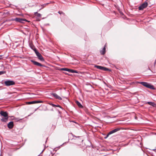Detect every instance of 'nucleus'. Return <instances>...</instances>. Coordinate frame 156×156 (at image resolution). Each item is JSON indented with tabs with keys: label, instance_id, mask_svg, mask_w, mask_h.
Returning <instances> with one entry per match:
<instances>
[{
	"label": "nucleus",
	"instance_id": "c85d7f7f",
	"mask_svg": "<svg viewBox=\"0 0 156 156\" xmlns=\"http://www.w3.org/2000/svg\"><path fill=\"white\" fill-rule=\"evenodd\" d=\"M73 137H79V136H75V135H73Z\"/></svg>",
	"mask_w": 156,
	"mask_h": 156
},
{
	"label": "nucleus",
	"instance_id": "f03ea898",
	"mask_svg": "<svg viewBox=\"0 0 156 156\" xmlns=\"http://www.w3.org/2000/svg\"><path fill=\"white\" fill-rule=\"evenodd\" d=\"M139 83L146 87L150 88L152 89H154V86L147 82H139Z\"/></svg>",
	"mask_w": 156,
	"mask_h": 156
},
{
	"label": "nucleus",
	"instance_id": "f8f14e48",
	"mask_svg": "<svg viewBox=\"0 0 156 156\" xmlns=\"http://www.w3.org/2000/svg\"><path fill=\"white\" fill-rule=\"evenodd\" d=\"M75 102L79 108H83V105L78 101H76Z\"/></svg>",
	"mask_w": 156,
	"mask_h": 156
},
{
	"label": "nucleus",
	"instance_id": "7ed1b4c3",
	"mask_svg": "<svg viewBox=\"0 0 156 156\" xmlns=\"http://www.w3.org/2000/svg\"><path fill=\"white\" fill-rule=\"evenodd\" d=\"M4 83L5 86H8L14 85L15 82L13 81L8 80L5 81Z\"/></svg>",
	"mask_w": 156,
	"mask_h": 156
},
{
	"label": "nucleus",
	"instance_id": "393cba45",
	"mask_svg": "<svg viewBox=\"0 0 156 156\" xmlns=\"http://www.w3.org/2000/svg\"><path fill=\"white\" fill-rule=\"evenodd\" d=\"M30 69L27 68L26 69H25V70L27 72H30L31 71L30 70Z\"/></svg>",
	"mask_w": 156,
	"mask_h": 156
},
{
	"label": "nucleus",
	"instance_id": "ddd939ff",
	"mask_svg": "<svg viewBox=\"0 0 156 156\" xmlns=\"http://www.w3.org/2000/svg\"><path fill=\"white\" fill-rule=\"evenodd\" d=\"M100 52L101 55H103L105 54V45L104 46L102 49L100 51Z\"/></svg>",
	"mask_w": 156,
	"mask_h": 156
},
{
	"label": "nucleus",
	"instance_id": "39448f33",
	"mask_svg": "<svg viewBox=\"0 0 156 156\" xmlns=\"http://www.w3.org/2000/svg\"><path fill=\"white\" fill-rule=\"evenodd\" d=\"M13 20L15 21L16 22H19L21 23H23L24 21H27L26 19L21 18H16Z\"/></svg>",
	"mask_w": 156,
	"mask_h": 156
},
{
	"label": "nucleus",
	"instance_id": "5701e85b",
	"mask_svg": "<svg viewBox=\"0 0 156 156\" xmlns=\"http://www.w3.org/2000/svg\"><path fill=\"white\" fill-rule=\"evenodd\" d=\"M48 3H47L46 4H43V5H41V6H43V7L42 8H41L40 9H43V8H44V7L45 6L47 5H48Z\"/></svg>",
	"mask_w": 156,
	"mask_h": 156
},
{
	"label": "nucleus",
	"instance_id": "2eb2a0df",
	"mask_svg": "<svg viewBox=\"0 0 156 156\" xmlns=\"http://www.w3.org/2000/svg\"><path fill=\"white\" fill-rule=\"evenodd\" d=\"M100 67H101L100 68V69L101 70L104 71H108L109 70V69L106 67H105L102 66H101Z\"/></svg>",
	"mask_w": 156,
	"mask_h": 156
},
{
	"label": "nucleus",
	"instance_id": "6ab92c4d",
	"mask_svg": "<svg viewBox=\"0 0 156 156\" xmlns=\"http://www.w3.org/2000/svg\"><path fill=\"white\" fill-rule=\"evenodd\" d=\"M61 70L66 71L69 72V69L67 68H61Z\"/></svg>",
	"mask_w": 156,
	"mask_h": 156
},
{
	"label": "nucleus",
	"instance_id": "f3484780",
	"mask_svg": "<svg viewBox=\"0 0 156 156\" xmlns=\"http://www.w3.org/2000/svg\"><path fill=\"white\" fill-rule=\"evenodd\" d=\"M30 46L31 48L35 52V51H37L34 46L33 45H30Z\"/></svg>",
	"mask_w": 156,
	"mask_h": 156
},
{
	"label": "nucleus",
	"instance_id": "b1692460",
	"mask_svg": "<svg viewBox=\"0 0 156 156\" xmlns=\"http://www.w3.org/2000/svg\"><path fill=\"white\" fill-rule=\"evenodd\" d=\"M5 71H0V75L4 74L5 73Z\"/></svg>",
	"mask_w": 156,
	"mask_h": 156
},
{
	"label": "nucleus",
	"instance_id": "423d86ee",
	"mask_svg": "<svg viewBox=\"0 0 156 156\" xmlns=\"http://www.w3.org/2000/svg\"><path fill=\"white\" fill-rule=\"evenodd\" d=\"M43 101H31L27 102L26 103L27 104L30 105L38 103H43Z\"/></svg>",
	"mask_w": 156,
	"mask_h": 156
},
{
	"label": "nucleus",
	"instance_id": "4be33fe9",
	"mask_svg": "<svg viewBox=\"0 0 156 156\" xmlns=\"http://www.w3.org/2000/svg\"><path fill=\"white\" fill-rule=\"evenodd\" d=\"M49 104L50 105H51L53 107H55L56 106V105H54V104H53L52 103H49Z\"/></svg>",
	"mask_w": 156,
	"mask_h": 156
},
{
	"label": "nucleus",
	"instance_id": "f257e3e1",
	"mask_svg": "<svg viewBox=\"0 0 156 156\" xmlns=\"http://www.w3.org/2000/svg\"><path fill=\"white\" fill-rule=\"evenodd\" d=\"M0 114L1 116L4 117L1 119V121L2 122H7L9 118L8 113L6 112L1 111L0 112Z\"/></svg>",
	"mask_w": 156,
	"mask_h": 156
},
{
	"label": "nucleus",
	"instance_id": "bb28decb",
	"mask_svg": "<svg viewBox=\"0 0 156 156\" xmlns=\"http://www.w3.org/2000/svg\"><path fill=\"white\" fill-rule=\"evenodd\" d=\"M2 58V55H0V59H1Z\"/></svg>",
	"mask_w": 156,
	"mask_h": 156
},
{
	"label": "nucleus",
	"instance_id": "4468645a",
	"mask_svg": "<svg viewBox=\"0 0 156 156\" xmlns=\"http://www.w3.org/2000/svg\"><path fill=\"white\" fill-rule=\"evenodd\" d=\"M69 72L72 73H78V72L77 71L70 69H69Z\"/></svg>",
	"mask_w": 156,
	"mask_h": 156
},
{
	"label": "nucleus",
	"instance_id": "20e7f679",
	"mask_svg": "<svg viewBox=\"0 0 156 156\" xmlns=\"http://www.w3.org/2000/svg\"><path fill=\"white\" fill-rule=\"evenodd\" d=\"M35 52L39 59L42 61H44V59L43 57L39 52L37 51H35Z\"/></svg>",
	"mask_w": 156,
	"mask_h": 156
},
{
	"label": "nucleus",
	"instance_id": "6e6552de",
	"mask_svg": "<svg viewBox=\"0 0 156 156\" xmlns=\"http://www.w3.org/2000/svg\"><path fill=\"white\" fill-rule=\"evenodd\" d=\"M147 5L148 4L147 2H144L139 7V9L140 10H143L144 8H145L146 7H147Z\"/></svg>",
	"mask_w": 156,
	"mask_h": 156
},
{
	"label": "nucleus",
	"instance_id": "9d476101",
	"mask_svg": "<svg viewBox=\"0 0 156 156\" xmlns=\"http://www.w3.org/2000/svg\"><path fill=\"white\" fill-rule=\"evenodd\" d=\"M51 95H52L53 97H54L55 98L57 99H58L60 100H62V98L58 95L57 94H56L55 93H51Z\"/></svg>",
	"mask_w": 156,
	"mask_h": 156
},
{
	"label": "nucleus",
	"instance_id": "412c9836",
	"mask_svg": "<svg viewBox=\"0 0 156 156\" xmlns=\"http://www.w3.org/2000/svg\"><path fill=\"white\" fill-rule=\"evenodd\" d=\"M101 67V66H98V65H95L94 66V67L95 68H97V69H100V68L101 67Z\"/></svg>",
	"mask_w": 156,
	"mask_h": 156
},
{
	"label": "nucleus",
	"instance_id": "a878e982",
	"mask_svg": "<svg viewBox=\"0 0 156 156\" xmlns=\"http://www.w3.org/2000/svg\"><path fill=\"white\" fill-rule=\"evenodd\" d=\"M58 13L59 14H63V13L62 12V11H59V12H58Z\"/></svg>",
	"mask_w": 156,
	"mask_h": 156
},
{
	"label": "nucleus",
	"instance_id": "dca6fc26",
	"mask_svg": "<svg viewBox=\"0 0 156 156\" xmlns=\"http://www.w3.org/2000/svg\"><path fill=\"white\" fill-rule=\"evenodd\" d=\"M147 103L148 104H149L153 106H154V107L156 105L153 102H150V101L148 102H147Z\"/></svg>",
	"mask_w": 156,
	"mask_h": 156
},
{
	"label": "nucleus",
	"instance_id": "aec40b11",
	"mask_svg": "<svg viewBox=\"0 0 156 156\" xmlns=\"http://www.w3.org/2000/svg\"><path fill=\"white\" fill-rule=\"evenodd\" d=\"M14 118V119H15L16 121H19L20 120H22V119H19V118H15V117L12 116Z\"/></svg>",
	"mask_w": 156,
	"mask_h": 156
},
{
	"label": "nucleus",
	"instance_id": "0eeeda50",
	"mask_svg": "<svg viewBox=\"0 0 156 156\" xmlns=\"http://www.w3.org/2000/svg\"><path fill=\"white\" fill-rule=\"evenodd\" d=\"M120 130V129L119 128H117L115 129H114L110 131L107 135V136L105 138L107 137L109 135L113 133H115V132H117V131L119 130Z\"/></svg>",
	"mask_w": 156,
	"mask_h": 156
},
{
	"label": "nucleus",
	"instance_id": "1a4fd4ad",
	"mask_svg": "<svg viewBox=\"0 0 156 156\" xmlns=\"http://www.w3.org/2000/svg\"><path fill=\"white\" fill-rule=\"evenodd\" d=\"M31 62H32L34 65H36L37 66H42V67H44V65L41 64V63L36 62L35 61L31 60Z\"/></svg>",
	"mask_w": 156,
	"mask_h": 156
},
{
	"label": "nucleus",
	"instance_id": "cd10ccee",
	"mask_svg": "<svg viewBox=\"0 0 156 156\" xmlns=\"http://www.w3.org/2000/svg\"><path fill=\"white\" fill-rule=\"evenodd\" d=\"M56 107H59L61 108V106L59 105H56Z\"/></svg>",
	"mask_w": 156,
	"mask_h": 156
},
{
	"label": "nucleus",
	"instance_id": "9b49d317",
	"mask_svg": "<svg viewBox=\"0 0 156 156\" xmlns=\"http://www.w3.org/2000/svg\"><path fill=\"white\" fill-rule=\"evenodd\" d=\"M13 122L12 121H11L8 124V127L10 129H12L13 127Z\"/></svg>",
	"mask_w": 156,
	"mask_h": 156
},
{
	"label": "nucleus",
	"instance_id": "a211bd4d",
	"mask_svg": "<svg viewBox=\"0 0 156 156\" xmlns=\"http://www.w3.org/2000/svg\"><path fill=\"white\" fill-rule=\"evenodd\" d=\"M34 14L37 17H40L41 16V14L40 13H38L37 12H35Z\"/></svg>",
	"mask_w": 156,
	"mask_h": 156
}]
</instances>
